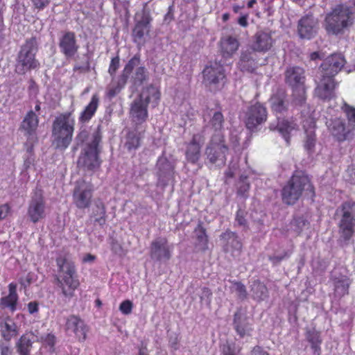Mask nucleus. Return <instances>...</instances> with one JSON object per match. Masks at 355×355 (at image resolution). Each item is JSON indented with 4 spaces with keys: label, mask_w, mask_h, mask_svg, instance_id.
<instances>
[{
    "label": "nucleus",
    "mask_w": 355,
    "mask_h": 355,
    "mask_svg": "<svg viewBox=\"0 0 355 355\" xmlns=\"http://www.w3.org/2000/svg\"><path fill=\"white\" fill-rule=\"evenodd\" d=\"M305 130L304 148L309 152H312L316 144L315 134V122L312 119H309L303 124Z\"/></svg>",
    "instance_id": "bb28decb"
},
{
    "label": "nucleus",
    "mask_w": 355,
    "mask_h": 355,
    "mask_svg": "<svg viewBox=\"0 0 355 355\" xmlns=\"http://www.w3.org/2000/svg\"><path fill=\"white\" fill-rule=\"evenodd\" d=\"M241 180L242 182L239 188V193L242 196H245V193L248 192L250 189V184L249 183L244 182L242 176L241 177Z\"/></svg>",
    "instance_id": "4d7b16f0"
},
{
    "label": "nucleus",
    "mask_w": 355,
    "mask_h": 355,
    "mask_svg": "<svg viewBox=\"0 0 355 355\" xmlns=\"http://www.w3.org/2000/svg\"><path fill=\"white\" fill-rule=\"evenodd\" d=\"M1 336L6 341H10L17 334V325L12 322H6L1 327Z\"/></svg>",
    "instance_id": "a19ab883"
},
{
    "label": "nucleus",
    "mask_w": 355,
    "mask_h": 355,
    "mask_svg": "<svg viewBox=\"0 0 355 355\" xmlns=\"http://www.w3.org/2000/svg\"><path fill=\"white\" fill-rule=\"evenodd\" d=\"M99 99L96 94H94L89 103L86 106L85 110L80 113L79 120L82 123L89 121L95 114L98 106Z\"/></svg>",
    "instance_id": "473e14b6"
},
{
    "label": "nucleus",
    "mask_w": 355,
    "mask_h": 355,
    "mask_svg": "<svg viewBox=\"0 0 355 355\" xmlns=\"http://www.w3.org/2000/svg\"><path fill=\"white\" fill-rule=\"evenodd\" d=\"M302 191L312 193L313 187L306 175L295 174L283 188L282 200L288 205H293L299 199Z\"/></svg>",
    "instance_id": "20e7f679"
},
{
    "label": "nucleus",
    "mask_w": 355,
    "mask_h": 355,
    "mask_svg": "<svg viewBox=\"0 0 355 355\" xmlns=\"http://www.w3.org/2000/svg\"><path fill=\"white\" fill-rule=\"evenodd\" d=\"M28 312L31 314L38 311V304L35 302H31L28 304Z\"/></svg>",
    "instance_id": "338daca9"
},
{
    "label": "nucleus",
    "mask_w": 355,
    "mask_h": 355,
    "mask_svg": "<svg viewBox=\"0 0 355 355\" xmlns=\"http://www.w3.org/2000/svg\"><path fill=\"white\" fill-rule=\"evenodd\" d=\"M222 239L227 241L226 250L227 251H239L241 249L242 245L239 240L235 233L227 231L221 236Z\"/></svg>",
    "instance_id": "f704fd0d"
},
{
    "label": "nucleus",
    "mask_w": 355,
    "mask_h": 355,
    "mask_svg": "<svg viewBox=\"0 0 355 355\" xmlns=\"http://www.w3.org/2000/svg\"><path fill=\"white\" fill-rule=\"evenodd\" d=\"M221 51L224 56H231L239 48V42L236 38L228 36L220 41Z\"/></svg>",
    "instance_id": "72a5a7b5"
},
{
    "label": "nucleus",
    "mask_w": 355,
    "mask_h": 355,
    "mask_svg": "<svg viewBox=\"0 0 355 355\" xmlns=\"http://www.w3.org/2000/svg\"><path fill=\"white\" fill-rule=\"evenodd\" d=\"M306 338L309 342L311 343L312 347L316 350L321 343L319 332L314 329H310L307 331Z\"/></svg>",
    "instance_id": "c03bdc74"
},
{
    "label": "nucleus",
    "mask_w": 355,
    "mask_h": 355,
    "mask_svg": "<svg viewBox=\"0 0 355 355\" xmlns=\"http://www.w3.org/2000/svg\"><path fill=\"white\" fill-rule=\"evenodd\" d=\"M252 355H269L268 353L264 350H263L259 347H255L252 352Z\"/></svg>",
    "instance_id": "774afa93"
},
{
    "label": "nucleus",
    "mask_w": 355,
    "mask_h": 355,
    "mask_svg": "<svg viewBox=\"0 0 355 355\" xmlns=\"http://www.w3.org/2000/svg\"><path fill=\"white\" fill-rule=\"evenodd\" d=\"M354 19V13L349 8L339 5L327 14L324 27L329 34L338 35L352 25Z\"/></svg>",
    "instance_id": "f03ea898"
},
{
    "label": "nucleus",
    "mask_w": 355,
    "mask_h": 355,
    "mask_svg": "<svg viewBox=\"0 0 355 355\" xmlns=\"http://www.w3.org/2000/svg\"><path fill=\"white\" fill-rule=\"evenodd\" d=\"M144 94V100L147 102V105H148L150 102L157 104L160 98V92L159 89L156 87L152 85L148 87L141 94Z\"/></svg>",
    "instance_id": "37998d69"
},
{
    "label": "nucleus",
    "mask_w": 355,
    "mask_h": 355,
    "mask_svg": "<svg viewBox=\"0 0 355 355\" xmlns=\"http://www.w3.org/2000/svg\"><path fill=\"white\" fill-rule=\"evenodd\" d=\"M227 148L224 144L223 136L215 134L205 150V155L209 163L218 166H224L226 161Z\"/></svg>",
    "instance_id": "6e6552de"
},
{
    "label": "nucleus",
    "mask_w": 355,
    "mask_h": 355,
    "mask_svg": "<svg viewBox=\"0 0 355 355\" xmlns=\"http://www.w3.org/2000/svg\"><path fill=\"white\" fill-rule=\"evenodd\" d=\"M196 236V246L199 250L205 251L208 248V239L205 232V230L201 226L198 225L195 230Z\"/></svg>",
    "instance_id": "58836bf2"
},
{
    "label": "nucleus",
    "mask_w": 355,
    "mask_h": 355,
    "mask_svg": "<svg viewBox=\"0 0 355 355\" xmlns=\"http://www.w3.org/2000/svg\"><path fill=\"white\" fill-rule=\"evenodd\" d=\"M73 133V131L52 132L53 145L59 150H65L72 140Z\"/></svg>",
    "instance_id": "c85d7f7f"
},
{
    "label": "nucleus",
    "mask_w": 355,
    "mask_h": 355,
    "mask_svg": "<svg viewBox=\"0 0 355 355\" xmlns=\"http://www.w3.org/2000/svg\"><path fill=\"white\" fill-rule=\"evenodd\" d=\"M297 128V124L292 120L280 119L277 116V123H271L270 129L273 131H277L284 138L287 144L289 143L290 135Z\"/></svg>",
    "instance_id": "4be33fe9"
},
{
    "label": "nucleus",
    "mask_w": 355,
    "mask_h": 355,
    "mask_svg": "<svg viewBox=\"0 0 355 355\" xmlns=\"http://www.w3.org/2000/svg\"><path fill=\"white\" fill-rule=\"evenodd\" d=\"M75 120L70 113L61 114L56 117L53 123L52 132L73 131Z\"/></svg>",
    "instance_id": "393cba45"
},
{
    "label": "nucleus",
    "mask_w": 355,
    "mask_h": 355,
    "mask_svg": "<svg viewBox=\"0 0 355 355\" xmlns=\"http://www.w3.org/2000/svg\"><path fill=\"white\" fill-rule=\"evenodd\" d=\"M66 330L69 335L73 334L79 340H84L86 338L87 329L85 323L75 315H71L67 318Z\"/></svg>",
    "instance_id": "412c9836"
},
{
    "label": "nucleus",
    "mask_w": 355,
    "mask_h": 355,
    "mask_svg": "<svg viewBox=\"0 0 355 355\" xmlns=\"http://www.w3.org/2000/svg\"><path fill=\"white\" fill-rule=\"evenodd\" d=\"M132 307H133L132 302L130 300H127L123 301L121 303V304L119 306V310L122 313H123L125 315H128V314L131 313Z\"/></svg>",
    "instance_id": "864d4df0"
},
{
    "label": "nucleus",
    "mask_w": 355,
    "mask_h": 355,
    "mask_svg": "<svg viewBox=\"0 0 355 355\" xmlns=\"http://www.w3.org/2000/svg\"><path fill=\"white\" fill-rule=\"evenodd\" d=\"M349 287V281L347 278H343L337 282L335 285V291L338 295H344L347 293Z\"/></svg>",
    "instance_id": "09e8293b"
},
{
    "label": "nucleus",
    "mask_w": 355,
    "mask_h": 355,
    "mask_svg": "<svg viewBox=\"0 0 355 355\" xmlns=\"http://www.w3.org/2000/svg\"><path fill=\"white\" fill-rule=\"evenodd\" d=\"M328 130L338 141H344L353 138L355 130L352 124L346 123L343 119L336 118L327 121Z\"/></svg>",
    "instance_id": "9b49d317"
},
{
    "label": "nucleus",
    "mask_w": 355,
    "mask_h": 355,
    "mask_svg": "<svg viewBox=\"0 0 355 355\" xmlns=\"http://www.w3.org/2000/svg\"><path fill=\"white\" fill-rule=\"evenodd\" d=\"M266 108L260 103L250 106L246 114L245 125L248 129L253 130L266 120Z\"/></svg>",
    "instance_id": "2eb2a0df"
},
{
    "label": "nucleus",
    "mask_w": 355,
    "mask_h": 355,
    "mask_svg": "<svg viewBox=\"0 0 355 355\" xmlns=\"http://www.w3.org/2000/svg\"><path fill=\"white\" fill-rule=\"evenodd\" d=\"M9 294L0 300V307L1 309H9L11 311L16 310V305L18 301L17 293V285L11 283L8 286Z\"/></svg>",
    "instance_id": "cd10ccee"
},
{
    "label": "nucleus",
    "mask_w": 355,
    "mask_h": 355,
    "mask_svg": "<svg viewBox=\"0 0 355 355\" xmlns=\"http://www.w3.org/2000/svg\"><path fill=\"white\" fill-rule=\"evenodd\" d=\"M39 119L37 115L33 110H30L25 115L20 129L26 135H32L36 131L38 126Z\"/></svg>",
    "instance_id": "a878e982"
},
{
    "label": "nucleus",
    "mask_w": 355,
    "mask_h": 355,
    "mask_svg": "<svg viewBox=\"0 0 355 355\" xmlns=\"http://www.w3.org/2000/svg\"><path fill=\"white\" fill-rule=\"evenodd\" d=\"M92 217L95 223L99 225H103L105 223V207L101 201H98L93 208Z\"/></svg>",
    "instance_id": "4c0bfd02"
},
{
    "label": "nucleus",
    "mask_w": 355,
    "mask_h": 355,
    "mask_svg": "<svg viewBox=\"0 0 355 355\" xmlns=\"http://www.w3.org/2000/svg\"><path fill=\"white\" fill-rule=\"evenodd\" d=\"M88 137V132L85 129L81 130V131L77 135L76 139L80 141L83 142Z\"/></svg>",
    "instance_id": "69168bd1"
},
{
    "label": "nucleus",
    "mask_w": 355,
    "mask_h": 355,
    "mask_svg": "<svg viewBox=\"0 0 355 355\" xmlns=\"http://www.w3.org/2000/svg\"><path fill=\"white\" fill-rule=\"evenodd\" d=\"M239 67L243 71H252L254 69V61L251 56V52L244 51L241 53L239 61Z\"/></svg>",
    "instance_id": "ea45409f"
},
{
    "label": "nucleus",
    "mask_w": 355,
    "mask_h": 355,
    "mask_svg": "<svg viewBox=\"0 0 355 355\" xmlns=\"http://www.w3.org/2000/svg\"><path fill=\"white\" fill-rule=\"evenodd\" d=\"M205 139L200 134L195 135L189 144L186 150V158L189 162L196 163L200 157V148L204 144Z\"/></svg>",
    "instance_id": "5701e85b"
},
{
    "label": "nucleus",
    "mask_w": 355,
    "mask_h": 355,
    "mask_svg": "<svg viewBox=\"0 0 355 355\" xmlns=\"http://www.w3.org/2000/svg\"><path fill=\"white\" fill-rule=\"evenodd\" d=\"M236 221L241 226L245 225V219L244 217V212L241 210H239L236 216Z\"/></svg>",
    "instance_id": "13d9d810"
},
{
    "label": "nucleus",
    "mask_w": 355,
    "mask_h": 355,
    "mask_svg": "<svg viewBox=\"0 0 355 355\" xmlns=\"http://www.w3.org/2000/svg\"><path fill=\"white\" fill-rule=\"evenodd\" d=\"M59 47L61 53H62L65 57H73L79 49L75 33L70 31L65 32L60 38Z\"/></svg>",
    "instance_id": "6ab92c4d"
},
{
    "label": "nucleus",
    "mask_w": 355,
    "mask_h": 355,
    "mask_svg": "<svg viewBox=\"0 0 355 355\" xmlns=\"http://www.w3.org/2000/svg\"><path fill=\"white\" fill-rule=\"evenodd\" d=\"M224 119L220 112H216L211 120V124L216 131L221 130Z\"/></svg>",
    "instance_id": "8fccbe9b"
},
{
    "label": "nucleus",
    "mask_w": 355,
    "mask_h": 355,
    "mask_svg": "<svg viewBox=\"0 0 355 355\" xmlns=\"http://www.w3.org/2000/svg\"><path fill=\"white\" fill-rule=\"evenodd\" d=\"M321 79L318 83V86L315 89V94L318 98L329 100L334 97V89L335 88V83L331 77H327L320 74Z\"/></svg>",
    "instance_id": "aec40b11"
},
{
    "label": "nucleus",
    "mask_w": 355,
    "mask_h": 355,
    "mask_svg": "<svg viewBox=\"0 0 355 355\" xmlns=\"http://www.w3.org/2000/svg\"><path fill=\"white\" fill-rule=\"evenodd\" d=\"M37 42L35 38L26 42L21 46L17 59L15 71L19 74H25L27 71L37 69L39 62L35 59Z\"/></svg>",
    "instance_id": "39448f33"
},
{
    "label": "nucleus",
    "mask_w": 355,
    "mask_h": 355,
    "mask_svg": "<svg viewBox=\"0 0 355 355\" xmlns=\"http://www.w3.org/2000/svg\"><path fill=\"white\" fill-rule=\"evenodd\" d=\"M10 211V207L5 204L0 205V220L4 219Z\"/></svg>",
    "instance_id": "bf43d9fd"
},
{
    "label": "nucleus",
    "mask_w": 355,
    "mask_h": 355,
    "mask_svg": "<svg viewBox=\"0 0 355 355\" xmlns=\"http://www.w3.org/2000/svg\"><path fill=\"white\" fill-rule=\"evenodd\" d=\"M93 190V185L89 181L81 179L76 182L73 199L78 208L86 209L90 206Z\"/></svg>",
    "instance_id": "9d476101"
},
{
    "label": "nucleus",
    "mask_w": 355,
    "mask_h": 355,
    "mask_svg": "<svg viewBox=\"0 0 355 355\" xmlns=\"http://www.w3.org/2000/svg\"><path fill=\"white\" fill-rule=\"evenodd\" d=\"M286 94L283 89H277L270 98L272 110L275 114H282L287 110Z\"/></svg>",
    "instance_id": "b1692460"
},
{
    "label": "nucleus",
    "mask_w": 355,
    "mask_h": 355,
    "mask_svg": "<svg viewBox=\"0 0 355 355\" xmlns=\"http://www.w3.org/2000/svg\"><path fill=\"white\" fill-rule=\"evenodd\" d=\"M241 349L234 343H227L223 347V355H241Z\"/></svg>",
    "instance_id": "de8ad7c7"
},
{
    "label": "nucleus",
    "mask_w": 355,
    "mask_h": 355,
    "mask_svg": "<svg viewBox=\"0 0 355 355\" xmlns=\"http://www.w3.org/2000/svg\"><path fill=\"white\" fill-rule=\"evenodd\" d=\"M1 355H12V349L8 344L0 345Z\"/></svg>",
    "instance_id": "052dcab7"
},
{
    "label": "nucleus",
    "mask_w": 355,
    "mask_h": 355,
    "mask_svg": "<svg viewBox=\"0 0 355 355\" xmlns=\"http://www.w3.org/2000/svg\"><path fill=\"white\" fill-rule=\"evenodd\" d=\"M34 6L38 9H42L47 6L50 0H32Z\"/></svg>",
    "instance_id": "680f3d73"
},
{
    "label": "nucleus",
    "mask_w": 355,
    "mask_h": 355,
    "mask_svg": "<svg viewBox=\"0 0 355 355\" xmlns=\"http://www.w3.org/2000/svg\"><path fill=\"white\" fill-rule=\"evenodd\" d=\"M44 342L49 345L50 347H53L55 343V338L53 334H47L45 336V337L43 338Z\"/></svg>",
    "instance_id": "e2e57ef3"
},
{
    "label": "nucleus",
    "mask_w": 355,
    "mask_h": 355,
    "mask_svg": "<svg viewBox=\"0 0 355 355\" xmlns=\"http://www.w3.org/2000/svg\"><path fill=\"white\" fill-rule=\"evenodd\" d=\"M17 352L19 355H29L32 347L31 335L24 334L16 343Z\"/></svg>",
    "instance_id": "e433bc0d"
},
{
    "label": "nucleus",
    "mask_w": 355,
    "mask_h": 355,
    "mask_svg": "<svg viewBox=\"0 0 355 355\" xmlns=\"http://www.w3.org/2000/svg\"><path fill=\"white\" fill-rule=\"evenodd\" d=\"M56 261L58 267L57 285L61 290V294L69 300L74 296L75 291L79 286L75 265L73 261L64 257H59Z\"/></svg>",
    "instance_id": "f257e3e1"
},
{
    "label": "nucleus",
    "mask_w": 355,
    "mask_h": 355,
    "mask_svg": "<svg viewBox=\"0 0 355 355\" xmlns=\"http://www.w3.org/2000/svg\"><path fill=\"white\" fill-rule=\"evenodd\" d=\"M171 257V248L164 238L153 241L150 247V257L156 261H168Z\"/></svg>",
    "instance_id": "a211bd4d"
},
{
    "label": "nucleus",
    "mask_w": 355,
    "mask_h": 355,
    "mask_svg": "<svg viewBox=\"0 0 355 355\" xmlns=\"http://www.w3.org/2000/svg\"><path fill=\"white\" fill-rule=\"evenodd\" d=\"M124 86H121L120 85V79L119 80V82L117 83V86L116 87H110L107 89V95L109 98L114 97L117 93L119 92L121 89Z\"/></svg>",
    "instance_id": "6e6d98bb"
},
{
    "label": "nucleus",
    "mask_w": 355,
    "mask_h": 355,
    "mask_svg": "<svg viewBox=\"0 0 355 355\" xmlns=\"http://www.w3.org/2000/svg\"><path fill=\"white\" fill-rule=\"evenodd\" d=\"M28 216L30 220L35 223L46 216L45 205L41 191H35L30 202Z\"/></svg>",
    "instance_id": "f8f14e48"
},
{
    "label": "nucleus",
    "mask_w": 355,
    "mask_h": 355,
    "mask_svg": "<svg viewBox=\"0 0 355 355\" xmlns=\"http://www.w3.org/2000/svg\"><path fill=\"white\" fill-rule=\"evenodd\" d=\"M225 77L223 66L217 62L211 63L203 70L204 83L209 86L223 83Z\"/></svg>",
    "instance_id": "dca6fc26"
},
{
    "label": "nucleus",
    "mask_w": 355,
    "mask_h": 355,
    "mask_svg": "<svg viewBox=\"0 0 355 355\" xmlns=\"http://www.w3.org/2000/svg\"><path fill=\"white\" fill-rule=\"evenodd\" d=\"M157 167L159 170L158 177L159 180L162 178L171 175L174 168L173 164L164 156L158 159Z\"/></svg>",
    "instance_id": "c9c22d12"
},
{
    "label": "nucleus",
    "mask_w": 355,
    "mask_h": 355,
    "mask_svg": "<svg viewBox=\"0 0 355 355\" xmlns=\"http://www.w3.org/2000/svg\"><path fill=\"white\" fill-rule=\"evenodd\" d=\"M150 19L148 16H144L141 20L139 21L133 30L132 35L135 42H139L146 33L149 32V24Z\"/></svg>",
    "instance_id": "7c9ffc66"
},
{
    "label": "nucleus",
    "mask_w": 355,
    "mask_h": 355,
    "mask_svg": "<svg viewBox=\"0 0 355 355\" xmlns=\"http://www.w3.org/2000/svg\"><path fill=\"white\" fill-rule=\"evenodd\" d=\"M144 96L145 94H141L133 101L130 106V117L136 125L143 123L148 118V105L144 100Z\"/></svg>",
    "instance_id": "ddd939ff"
},
{
    "label": "nucleus",
    "mask_w": 355,
    "mask_h": 355,
    "mask_svg": "<svg viewBox=\"0 0 355 355\" xmlns=\"http://www.w3.org/2000/svg\"><path fill=\"white\" fill-rule=\"evenodd\" d=\"M234 320L236 331L241 337H243L245 335H248L252 331L250 325L245 322L241 321V315L239 313H235Z\"/></svg>",
    "instance_id": "79ce46f5"
},
{
    "label": "nucleus",
    "mask_w": 355,
    "mask_h": 355,
    "mask_svg": "<svg viewBox=\"0 0 355 355\" xmlns=\"http://www.w3.org/2000/svg\"><path fill=\"white\" fill-rule=\"evenodd\" d=\"M272 45V40L269 33L258 32L255 36V42L252 45V49L257 51H266L270 49Z\"/></svg>",
    "instance_id": "c756f323"
},
{
    "label": "nucleus",
    "mask_w": 355,
    "mask_h": 355,
    "mask_svg": "<svg viewBox=\"0 0 355 355\" xmlns=\"http://www.w3.org/2000/svg\"><path fill=\"white\" fill-rule=\"evenodd\" d=\"M343 109L346 114L348 124H352L355 128V108L345 103Z\"/></svg>",
    "instance_id": "3c124183"
},
{
    "label": "nucleus",
    "mask_w": 355,
    "mask_h": 355,
    "mask_svg": "<svg viewBox=\"0 0 355 355\" xmlns=\"http://www.w3.org/2000/svg\"><path fill=\"white\" fill-rule=\"evenodd\" d=\"M101 139L99 132L95 131L92 135V141L87 144L80 153L78 159L79 168L87 171H95L100 168L101 160L99 157L98 144Z\"/></svg>",
    "instance_id": "7ed1b4c3"
},
{
    "label": "nucleus",
    "mask_w": 355,
    "mask_h": 355,
    "mask_svg": "<svg viewBox=\"0 0 355 355\" xmlns=\"http://www.w3.org/2000/svg\"><path fill=\"white\" fill-rule=\"evenodd\" d=\"M345 62L346 61L341 54L331 55L321 64L320 74L333 78L344 67Z\"/></svg>",
    "instance_id": "4468645a"
},
{
    "label": "nucleus",
    "mask_w": 355,
    "mask_h": 355,
    "mask_svg": "<svg viewBox=\"0 0 355 355\" xmlns=\"http://www.w3.org/2000/svg\"><path fill=\"white\" fill-rule=\"evenodd\" d=\"M212 293L208 288L204 287L201 290V294L200 295L202 303H205L206 305H209L211 300Z\"/></svg>",
    "instance_id": "603ef678"
},
{
    "label": "nucleus",
    "mask_w": 355,
    "mask_h": 355,
    "mask_svg": "<svg viewBox=\"0 0 355 355\" xmlns=\"http://www.w3.org/2000/svg\"><path fill=\"white\" fill-rule=\"evenodd\" d=\"M230 290L232 293H235L238 297L241 299H244L247 296L245 286L240 282H233L232 286L230 287Z\"/></svg>",
    "instance_id": "a18cd8bd"
},
{
    "label": "nucleus",
    "mask_w": 355,
    "mask_h": 355,
    "mask_svg": "<svg viewBox=\"0 0 355 355\" xmlns=\"http://www.w3.org/2000/svg\"><path fill=\"white\" fill-rule=\"evenodd\" d=\"M139 54L134 55L125 66L120 77L121 86H125L128 79L135 85H140L148 79L147 69L140 65Z\"/></svg>",
    "instance_id": "0eeeda50"
},
{
    "label": "nucleus",
    "mask_w": 355,
    "mask_h": 355,
    "mask_svg": "<svg viewBox=\"0 0 355 355\" xmlns=\"http://www.w3.org/2000/svg\"><path fill=\"white\" fill-rule=\"evenodd\" d=\"M140 144V139L135 132H130L127 136L125 146L129 150L137 148Z\"/></svg>",
    "instance_id": "49530a36"
},
{
    "label": "nucleus",
    "mask_w": 355,
    "mask_h": 355,
    "mask_svg": "<svg viewBox=\"0 0 355 355\" xmlns=\"http://www.w3.org/2000/svg\"><path fill=\"white\" fill-rule=\"evenodd\" d=\"M286 81L293 88V103L302 105L306 101L304 71L299 67H291L286 71Z\"/></svg>",
    "instance_id": "423d86ee"
},
{
    "label": "nucleus",
    "mask_w": 355,
    "mask_h": 355,
    "mask_svg": "<svg viewBox=\"0 0 355 355\" xmlns=\"http://www.w3.org/2000/svg\"><path fill=\"white\" fill-rule=\"evenodd\" d=\"M119 67V58L118 57L112 59L108 71L111 75L115 73Z\"/></svg>",
    "instance_id": "5fc2aeb1"
},
{
    "label": "nucleus",
    "mask_w": 355,
    "mask_h": 355,
    "mask_svg": "<svg viewBox=\"0 0 355 355\" xmlns=\"http://www.w3.org/2000/svg\"><path fill=\"white\" fill-rule=\"evenodd\" d=\"M342 218L339 223V232L341 237L349 240L353 235L355 224V202H347L342 205Z\"/></svg>",
    "instance_id": "1a4fd4ad"
},
{
    "label": "nucleus",
    "mask_w": 355,
    "mask_h": 355,
    "mask_svg": "<svg viewBox=\"0 0 355 355\" xmlns=\"http://www.w3.org/2000/svg\"><path fill=\"white\" fill-rule=\"evenodd\" d=\"M318 29V19L312 15H305L298 21L297 32L301 38L308 40L312 38L316 35Z\"/></svg>",
    "instance_id": "f3484780"
},
{
    "label": "nucleus",
    "mask_w": 355,
    "mask_h": 355,
    "mask_svg": "<svg viewBox=\"0 0 355 355\" xmlns=\"http://www.w3.org/2000/svg\"><path fill=\"white\" fill-rule=\"evenodd\" d=\"M250 293L252 297L261 302L265 300L268 297V291L266 285L259 280L254 281L250 286Z\"/></svg>",
    "instance_id": "2f4dec72"
},
{
    "label": "nucleus",
    "mask_w": 355,
    "mask_h": 355,
    "mask_svg": "<svg viewBox=\"0 0 355 355\" xmlns=\"http://www.w3.org/2000/svg\"><path fill=\"white\" fill-rule=\"evenodd\" d=\"M33 281V275L30 273L27 274L26 276L21 279V284L24 286H28Z\"/></svg>",
    "instance_id": "0e129e2a"
}]
</instances>
